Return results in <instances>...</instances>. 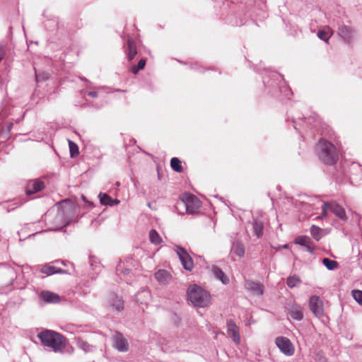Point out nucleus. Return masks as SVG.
Instances as JSON below:
<instances>
[{
  "instance_id": "31",
  "label": "nucleus",
  "mask_w": 362,
  "mask_h": 362,
  "mask_svg": "<svg viewBox=\"0 0 362 362\" xmlns=\"http://www.w3.org/2000/svg\"><path fill=\"white\" fill-rule=\"evenodd\" d=\"M309 243H311V240L310 238L308 236H298L295 240L296 244L300 245L303 247L307 245Z\"/></svg>"
},
{
  "instance_id": "44",
  "label": "nucleus",
  "mask_w": 362,
  "mask_h": 362,
  "mask_svg": "<svg viewBox=\"0 0 362 362\" xmlns=\"http://www.w3.org/2000/svg\"><path fill=\"white\" fill-rule=\"evenodd\" d=\"M12 125H13L12 124H10L8 125V129H9V130H10V129H11V128L12 127Z\"/></svg>"
},
{
  "instance_id": "17",
  "label": "nucleus",
  "mask_w": 362,
  "mask_h": 362,
  "mask_svg": "<svg viewBox=\"0 0 362 362\" xmlns=\"http://www.w3.org/2000/svg\"><path fill=\"white\" fill-rule=\"evenodd\" d=\"M245 288L255 295L262 296L263 294V286L259 283L248 281L245 283Z\"/></svg>"
},
{
  "instance_id": "5",
  "label": "nucleus",
  "mask_w": 362,
  "mask_h": 362,
  "mask_svg": "<svg viewBox=\"0 0 362 362\" xmlns=\"http://www.w3.org/2000/svg\"><path fill=\"white\" fill-rule=\"evenodd\" d=\"M275 344L285 355L291 356L294 354V346L288 338L285 337H278L275 339Z\"/></svg>"
},
{
  "instance_id": "26",
  "label": "nucleus",
  "mask_w": 362,
  "mask_h": 362,
  "mask_svg": "<svg viewBox=\"0 0 362 362\" xmlns=\"http://www.w3.org/2000/svg\"><path fill=\"white\" fill-rule=\"evenodd\" d=\"M322 264L328 270H334L338 267V262L329 258H324Z\"/></svg>"
},
{
  "instance_id": "46",
  "label": "nucleus",
  "mask_w": 362,
  "mask_h": 362,
  "mask_svg": "<svg viewBox=\"0 0 362 362\" xmlns=\"http://www.w3.org/2000/svg\"><path fill=\"white\" fill-rule=\"evenodd\" d=\"M81 79H82V80H83V81H87V79H86V78H81Z\"/></svg>"
},
{
  "instance_id": "10",
  "label": "nucleus",
  "mask_w": 362,
  "mask_h": 362,
  "mask_svg": "<svg viewBox=\"0 0 362 362\" xmlns=\"http://www.w3.org/2000/svg\"><path fill=\"white\" fill-rule=\"evenodd\" d=\"M227 333L236 344H240V336L239 328L235 322L231 320L227 321Z\"/></svg>"
},
{
  "instance_id": "6",
  "label": "nucleus",
  "mask_w": 362,
  "mask_h": 362,
  "mask_svg": "<svg viewBox=\"0 0 362 362\" xmlns=\"http://www.w3.org/2000/svg\"><path fill=\"white\" fill-rule=\"evenodd\" d=\"M175 250L179 257L184 269L188 271H192L194 267V262L187 251L180 246H176Z\"/></svg>"
},
{
  "instance_id": "15",
  "label": "nucleus",
  "mask_w": 362,
  "mask_h": 362,
  "mask_svg": "<svg viewBox=\"0 0 362 362\" xmlns=\"http://www.w3.org/2000/svg\"><path fill=\"white\" fill-rule=\"evenodd\" d=\"M155 278L160 284H168L171 280V274L165 269H159L154 274Z\"/></svg>"
},
{
  "instance_id": "8",
  "label": "nucleus",
  "mask_w": 362,
  "mask_h": 362,
  "mask_svg": "<svg viewBox=\"0 0 362 362\" xmlns=\"http://www.w3.org/2000/svg\"><path fill=\"white\" fill-rule=\"evenodd\" d=\"M113 346L119 352H127L129 350L127 340L120 332H115L112 335Z\"/></svg>"
},
{
  "instance_id": "18",
  "label": "nucleus",
  "mask_w": 362,
  "mask_h": 362,
  "mask_svg": "<svg viewBox=\"0 0 362 362\" xmlns=\"http://www.w3.org/2000/svg\"><path fill=\"white\" fill-rule=\"evenodd\" d=\"M230 252L235 255L239 257H243L245 255V247L240 241H235L232 243Z\"/></svg>"
},
{
  "instance_id": "35",
  "label": "nucleus",
  "mask_w": 362,
  "mask_h": 362,
  "mask_svg": "<svg viewBox=\"0 0 362 362\" xmlns=\"http://www.w3.org/2000/svg\"><path fill=\"white\" fill-rule=\"evenodd\" d=\"M35 77L37 82L47 80L49 78V75L47 73H39L35 72Z\"/></svg>"
},
{
  "instance_id": "30",
  "label": "nucleus",
  "mask_w": 362,
  "mask_h": 362,
  "mask_svg": "<svg viewBox=\"0 0 362 362\" xmlns=\"http://www.w3.org/2000/svg\"><path fill=\"white\" fill-rule=\"evenodd\" d=\"M328 30H330V34L329 33V32H327L325 30H319L317 32V37L320 40H323V41H325L326 42H328V40H329V37L333 34V31L332 30H331L329 28H328Z\"/></svg>"
},
{
  "instance_id": "36",
  "label": "nucleus",
  "mask_w": 362,
  "mask_h": 362,
  "mask_svg": "<svg viewBox=\"0 0 362 362\" xmlns=\"http://www.w3.org/2000/svg\"><path fill=\"white\" fill-rule=\"evenodd\" d=\"M69 144L71 156L74 157V149L76 150V153L77 154L78 153V147L76 144H74L73 141H71L70 140H69Z\"/></svg>"
},
{
  "instance_id": "21",
  "label": "nucleus",
  "mask_w": 362,
  "mask_h": 362,
  "mask_svg": "<svg viewBox=\"0 0 362 362\" xmlns=\"http://www.w3.org/2000/svg\"><path fill=\"white\" fill-rule=\"evenodd\" d=\"M150 297V293L148 291L144 290L138 292L136 295V301L141 304H146Z\"/></svg>"
},
{
  "instance_id": "28",
  "label": "nucleus",
  "mask_w": 362,
  "mask_h": 362,
  "mask_svg": "<svg viewBox=\"0 0 362 362\" xmlns=\"http://www.w3.org/2000/svg\"><path fill=\"white\" fill-rule=\"evenodd\" d=\"M170 165L171 168L177 173H180L182 171V166L181 161L177 158H173L170 160Z\"/></svg>"
},
{
  "instance_id": "40",
  "label": "nucleus",
  "mask_w": 362,
  "mask_h": 362,
  "mask_svg": "<svg viewBox=\"0 0 362 362\" xmlns=\"http://www.w3.org/2000/svg\"><path fill=\"white\" fill-rule=\"evenodd\" d=\"M87 94H88V95H89L92 98H97L98 95V93L96 91H89V92H88Z\"/></svg>"
},
{
  "instance_id": "19",
  "label": "nucleus",
  "mask_w": 362,
  "mask_h": 362,
  "mask_svg": "<svg viewBox=\"0 0 362 362\" xmlns=\"http://www.w3.org/2000/svg\"><path fill=\"white\" fill-rule=\"evenodd\" d=\"M211 272L214 277L220 280L223 284H228L229 279L220 268L216 266H213L211 267Z\"/></svg>"
},
{
  "instance_id": "41",
  "label": "nucleus",
  "mask_w": 362,
  "mask_h": 362,
  "mask_svg": "<svg viewBox=\"0 0 362 362\" xmlns=\"http://www.w3.org/2000/svg\"><path fill=\"white\" fill-rule=\"evenodd\" d=\"M140 70V69H139V67L137 66H133L132 68H131V72L134 74H137V72Z\"/></svg>"
},
{
  "instance_id": "24",
  "label": "nucleus",
  "mask_w": 362,
  "mask_h": 362,
  "mask_svg": "<svg viewBox=\"0 0 362 362\" xmlns=\"http://www.w3.org/2000/svg\"><path fill=\"white\" fill-rule=\"evenodd\" d=\"M111 306L115 310L120 311L124 308L123 300L118 296H115L111 300Z\"/></svg>"
},
{
  "instance_id": "23",
  "label": "nucleus",
  "mask_w": 362,
  "mask_h": 362,
  "mask_svg": "<svg viewBox=\"0 0 362 362\" xmlns=\"http://www.w3.org/2000/svg\"><path fill=\"white\" fill-rule=\"evenodd\" d=\"M41 272L46 274L47 275H52L57 273H62V270L60 269H57L54 266L51 265H45L41 269Z\"/></svg>"
},
{
  "instance_id": "12",
  "label": "nucleus",
  "mask_w": 362,
  "mask_h": 362,
  "mask_svg": "<svg viewBox=\"0 0 362 362\" xmlns=\"http://www.w3.org/2000/svg\"><path fill=\"white\" fill-rule=\"evenodd\" d=\"M45 187V184L40 180H33L28 182L25 192L28 195L35 194Z\"/></svg>"
},
{
  "instance_id": "1",
  "label": "nucleus",
  "mask_w": 362,
  "mask_h": 362,
  "mask_svg": "<svg viewBox=\"0 0 362 362\" xmlns=\"http://www.w3.org/2000/svg\"><path fill=\"white\" fill-rule=\"evenodd\" d=\"M315 151L318 158L324 163L332 165L338 160V152L331 142L321 139L317 144Z\"/></svg>"
},
{
  "instance_id": "13",
  "label": "nucleus",
  "mask_w": 362,
  "mask_h": 362,
  "mask_svg": "<svg viewBox=\"0 0 362 362\" xmlns=\"http://www.w3.org/2000/svg\"><path fill=\"white\" fill-rule=\"evenodd\" d=\"M40 298L47 303H57L61 300L58 294L49 291H41Z\"/></svg>"
},
{
  "instance_id": "39",
  "label": "nucleus",
  "mask_w": 362,
  "mask_h": 362,
  "mask_svg": "<svg viewBox=\"0 0 362 362\" xmlns=\"http://www.w3.org/2000/svg\"><path fill=\"white\" fill-rule=\"evenodd\" d=\"M145 65H146V60H145V59H141V60L139 62V63H138V64H137L136 66H137L139 67V69H140V70H141V69H143L144 68Z\"/></svg>"
},
{
  "instance_id": "43",
  "label": "nucleus",
  "mask_w": 362,
  "mask_h": 362,
  "mask_svg": "<svg viewBox=\"0 0 362 362\" xmlns=\"http://www.w3.org/2000/svg\"><path fill=\"white\" fill-rule=\"evenodd\" d=\"M306 248V250L309 252L310 253L313 252V247L311 246V243H309L307 245L305 246Z\"/></svg>"
},
{
  "instance_id": "25",
  "label": "nucleus",
  "mask_w": 362,
  "mask_h": 362,
  "mask_svg": "<svg viewBox=\"0 0 362 362\" xmlns=\"http://www.w3.org/2000/svg\"><path fill=\"white\" fill-rule=\"evenodd\" d=\"M150 241L154 245H159L162 242V239L159 234L154 229H152L149 232Z\"/></svg>"
},
{
  "instance_id": "20",
  "label": "nucleus",
  "mask_w": 362,
  "mask_h": 362,
  "mask_svg": "<svg viewBox=\"0 0 362 362\" xmlns=\"http://www.w3.org/2000/svg\"><path fill=\"white\" fill-rule=\"evenodd\" d=\"M264 225L263 223L257 219L253 222V233L257 238H260L263 234Z\"/></svg>"
},
{
  "instance_id": "16",
  "label": "nucleus",
  "mask_w": 362,
  "mask_h": 362,
  "mask_svg": "<svg viewBox=\"0 0 362 362\" xmlns=\"http://www.w3.org/2000/svg\"><path fill=\"white\" fill-rule=\"evenodd\" d=\"M329 210L341 220H346V215L344 209L336 203H329Z\"/></svg>"
},
{
  "instance_id": "34",
  "label": "nucleus",
  "mask_w": 362,
  "mask_h": 362,
  "mask_svg": "<svg viewBox=\"0 0 362 362\" xmlns=\"http://www.w3.org/2000/svg\"><path fill=\"white\" fill-rule=\"evenodd\" d=\"M329 210V203L324 202L322 206V212L320 216H319L318 218H325L327 216V211Z\"/></svg>"
},
{
  "instance_id": "22",
  "label": "nucleus",
  "mask_w": 362,
  "mask_h": 362,
  "mask_svg": "<svg viewBox=\"0 0 362 362\" xmlns=\"http://www.w3.org/2000/svg\"><path fill=\"white\" fill-rule=\"evenodd\" d=\"M310 232L313 238L317 241H319L322 237V229L315 225L310 227Z\"/></svg>"
},
{
  "instance_id": "42",
  "label": "nucleus",
  "mask_w": 362,
  "mask_h": 362,
  "mask_svg": "<svg viewBox=\"0 0 362 362\" xmlns=\"http://www.w3.org/2000/svg\"><path fill=\"white\" fill-rule=\"evenodd\" d=\"M119 203V201L117 199H112V202L107 205L112 206L115 204H118Z\"/></svg>"
},
{
  "instance_id": "37",
  "label": "nucleus",
  "mask_w": 362,
  "mask_h": 362,
  "mask_svg": "<svg viewBox=\"0 0 362 362\" xmlns=\"http://www.w3.org/2000/svg\"><path fill=\"white\" fill-rule=\"evenodd\" d=\"M21 204H18V202H14V203H11L10 204L8 207H7V210L8 211H12L16 208H18Z\"/></svg>"
},
{
  "instance_id": "33",
  "label": "nucleus",
  "mask_w": 362,
  "mask_h": 362,
  "mask_svg": "<svg viewBox=\"0 0 362 362\" xmlns=\"http://www.w3.org/2000/svg\"><path fill=\"white\" fill-rule=\"evenodd\" d=\"M354 299L359 304L362 305V291L354 290L351 292Z\"/></svg>"
},
{
  "instance_id": "45",
  "label": "nucleus",
  "mask_w": 362,
  "mask_h": 362,
  "mask_svg": "<svg viewBox=\"0 0 362 362\" xmlns=\"http://www.w3.org/2000/svg\"><path fill=\"white\" fill-rule=\"evenodd\" d=\"M284 248H287L288 247V245H285L283 246Z\"/></svg>"
},
{
  "instance_id": "3",
  "label": "nucleus",
  "mask_w": 362,
  "mask_h": 362,
  "mask_svg": "<svg viewBox=\"0 0 362 362\" xmlns=\"http://www.w3.org/2000/svg\"><path fill=\"white\" fill-rule=\"evenodd\" d=\"M189 300L196 307L204 308L210 303V295L197 285L191 286L187 291Z\"/></svg>"
},
{
  "instance_id": "11",
  "label": "nucleus",
  "mask_w": 362,
  "mask_h": 362,
  "mask_svg": "<svg viewBox=\"0 0 362 362\" xmlns=\"http://www.w3.org/2000/svg\"><path fill=\"white\" fill-rule=\"evenodd\" d=\"M287 310L291 317L295 320L300 321L303 318V313L302 307L296 303L288 305Z\"/></svg>"
},
{
  "instance_id": "29",
  "label": "nucleus",
  "mask_w": 362,
  "mask_h": 362,
  "mask_svg": "<svg viewBox=\"0 0 362 362\" xmlns=\"http://www.w3.org/2000/svg\"><path fill=\"white\" fill-rule=\"evenodd\" d=\"M78 346L80 349L83 350L86 353L91 352L93 351L94 347L93 346L89 344L87 341L83 340H78Z\"/></svg>"
},
{
  "instance_id": "7",
  "label": "nucleus",
  "mask_w": 362,
  "mask_h": 362,
  "mask_svg": "<svg viewBox=\"0 0 362 362\" xmlns=\"http://www.w3.org/2000/svg\"><path fill=\"white\" fill-rule=\"evenodd\" d=\"M309 307L310 311L317 317H320L324 314L323 302L317 296H312L309 300Z\"/></svg>"
},
{
  "instance_id": "27",
  "label": "nucleus",
  "mask_w": 362,
  "mask_h": 362,
  "mask_svg": "<svg viewBox=\"0 0 362 362\" xmlns=\"http://www.w3.org/2000/svg\"><path fill=\"white\" fill-rule=\"evenodd\" d=\"M300 281V279L298 276L293 275L287 278L286 284L289 288H292L297 286Z\"/></svg>"
},
{
  "instance_id": "2",
  "label": "nucleus",
  "mask_w": 362,
  "mask_h": 362,
  "mask_svg": "<svg viewBox=\"0 0 362 362\" xmlns=\"http://www.w3.org/2000/svg\"><path fill=\"white\" fill-rule=\"evenodd\" d=\"M37 336L45 346L50 348L54 352L62 351L65 347V339L56 332L45 330L40 332Z\"/></svg>"
},
{
  "instance_id": "9",
  "label": "nucleus",
  "mask_w": 362,
  "mask_h": 362,
  "mask_svg": "<svg viewBox=\"0 0 362 362\" xmlns=\"http://www.w3.org/2000/svg\"><path fill=\"white\" fill-rule=\"evenodd\" d=\"M337 33L345 43L350 45L353 42L355 30L351 27L341 25L339 27Z\"/></svg>"
},
{
  "instance_id": "4",
  "label": "nucleus",
  "mask_w": 362,
  "mask_h": 362,
  "mask_svg": "<svg viewBox=\"0 0 362 362\" xmlns=\"http://www.w3.org/2000/svg\"><path fill=\"white\" fill-rule=\"evenodd\" d=\"M177 207L185 209L187 214H194L200 207V201L194 195L185 194L177 202Z\"/></svg>"
},
{
  "instance_id": "32",
  "label": "nucleus",
  "mask_w": 362,
  "mask_h": 362,
  "mask_svg": "<svg viewBox=\"0 0 362 362\" xmlns=\"http://www.w3.org/2000/svg\"><path fill=\"white\" fill-rule=\"evenodd\" d=\"M99 197L100 204L103 205L107 206L112 202V198L107 194L100 193Z\"/></svg>"
},
{
  "instance_id": "38",
  "label": "nucleus",
  "mask_w": 362,
  "mask_h": 362,
  "mask_svg": "<svg viewBox=\"0 0 362 362\" xmlns=\"http://www.w3.org/2000/svg\"><path fill=\"white\" fill-rule=\"evenodd\" d=\"M129 271L130 270L129 269H122L120 265L117 268V273L120 272V273L123 274L124 276L127 275L129 273Z\"/></svg>"
},
{
  "instance_id": "14",
  "label": "nucleus",
  "mask_w": 362,
  "mask_h": 362,
  "mask_svg": "<svg viewBox=\"0 0 362 362\" xmlns=\"http://www.w3.org/2000/svg\"><path fill=\"white\" fill-rule=\"evenodd\" d=\"M127 58L129 62H131L137 54V49L135 42L129 38L127 42V48L125 49Z\"/></svg>"
}]
</instances>
